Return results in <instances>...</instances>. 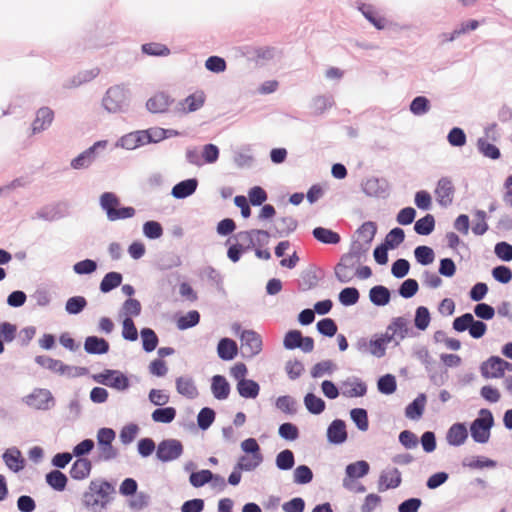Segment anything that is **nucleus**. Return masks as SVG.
Segmentation results:
<instances>
[{
	"label": "nucleus",
	"mask_w": 512,
	"mask_h": 512,
	"mask_svg": "<svg viewBox=\"0 0 512 512\" xmlns=\"http://www.w3.org/2000/svg\"><path fill=\"white\" fill-rule=\"evenodd\" d=\"M99 205L111 222L132 218L136 210L132 206H120V199L113 192H104L99 198Z\"/></svg>",
	"instance_id": "obj_1"
},
{
	"label": "nucleus",
	"mask_w": 512,
	"mask_h": 512,
	"mask_svg": "<svg viewBox=\"0 0 512 512\" xmlns=\"http://www.w3.org/2000/svg\"><path fill=\"white\" fill-rule=\"evenodd\" d=\"M115 486L103 479H94L90 482L88 491L83 495L87 505L96 506L101 504L104 508L110 502V495L115 494Z\"/></svg>",
	"instance_id": "obj_2"
},
{
	"label": "nucleus",
	"mask_w": 512,
	"mask_h": 512,
	"mask_svg": "<svg viewBox=\"0 0 512 512\" xmlns=\"http://www.w3.org/2000/svg\"><path fill=\"white\" fill-rule=\"evenodd\" d=\"M129 102V90L123 85H114L106 91L102 105L109 113H119L128 109Z\"/></svg>",
	"instance_id": "obj_3"
},
{
	"label": "nucleus",
	"mask_w": 512,
	"mask_h": 512,
	"mask_svg": "<svg viewBox=\"0 0 512 512\" xmlns=\"http://www.w3.org/2000/svg\"><path fill=\"white\" fill-rule=\"evenodd\" d=\"M494 426V417L489 409L479 410L478 417L470 424V434L474 442L485 444L489 441L491 429Z\"/></svg>",
	"instance_id": "obj_4"
},
{
	"label": "nucleus",
	"mask_w": 512,
	"mask_h": 512,
	"mask_svg": "<svg viewBox=\"0 0 512 512\" xmlns=\"http://www.w3.org/2000/svg\"><path fill=\"white\" fill-rule=\"evenodd\" d=\"M94 382L123 392L129 389L130 380L126 374L116 369H104L100 373L92 375Z\"/></svg>",
	"instance_id": "obj_5"
},
{
	"label": "nucleus",
	"mask_w": 512,
	"mask_h": 512,
	"mask_svg": "<svg viewBox=\"0 0 512 512\" xmlns=\"http://www.w3.org/2000/svg\"><path fill=\"white\" fill-rule=\"evenodd\" d=\"M452 327L456 332L468 331L474 339L483 337L487 331V325L481 320H476L474 315L467 312L453 320Z\"/></svg>",
	"instance_id": "obj_6"
},
{
	"label": "nucleus",
	"mask_w": 512,
	"mask_h": 512,
	"mask_svg": "<svg viewBox=\"0 0 512 512\" xmlns=\"http://www.w3.org/2000/svg\"><path fill=\"white\" fill-rule=\"evenodd\" d=\"M116 433L112 428L103 427L97 431V446L99 458L103 461H110L118 456V450L112 445Z\"/></svg>",
	"instance_id": "obj_7"
},
{
	"label": "nucleus",
	"mask_w": 512,
	"mask_h": 512,
	"mask_svg": "<svg viewBox=\"0 0 512 512\" xmlns=\"http://www.w3.org/2000/svg\"><path fill=\"white\" fill-rule=\"evenodd\" d=\"M22 401L30 408L41 411H48L56 404L51 391L45 388H35L30 394L23 397Z\"/></svg>",
	"instance_id": "obj_8"
},
{
	"label": "nucleus",
	"mask_w": 512,
	"mask_h": 512,
	"mask_svg": "<svg viewBox=\"0 0 512 512\" xmlns=\"http://www.w3.org/2000/svg\"><path fill=\"white\" fill-rule=\"evenodd\" d=\"M184 447L178 439H164L157 445L156 458L163 463L172 462L180 458Z\"/></svg>",
	"instance_id": "obj_9"
},
{
	"label": "nucleus",
	"mask_w": 512,
	"mask_h": 512,
	"mask_svg": "<svg viewBox=\"0 0 512 512\" xmlns=\"http://www.w3.org/2000/svg\"><path fill=\"white\" fill-rule=\"evenodd\" d=\"M108 144L107 140L96 141L92 146L81 152L70 162L71 168L75 170L89 168L97 159L99 150H104Z\"/></svg>",
	"instance_id": "obj_10"
},
{
	"label": "nucleus",
	"mask_w": 512,
	"mask_h": 512,
	"mask_svg": "<svg viewBox=\"0 0 512 512\" xmlns=\"http://www.w3.org/2000/svg\"><path fill=\"white\" fill-rule=\"evenodd\" d=\"M242 353L245 357L252 358L262 351V338L254 330H243L240 334Z\"/></svg>",
	"instance_id": "obj_11"
},
{
	"label": "nucleus",
	"mask_w": 512,
	"mask_h": 512,
	"mask_svg": "<svg viewBox=\"0 0 512 512\" xmlns=\"http://www.w3.org/2000/svg\"><path fill=\"white\" fill-rule=\"evenodd\" d=\"M277 54L278 50L270 46H246L243 51V55L248 60L261 65L274 59Z\"/></svg>",
	"instance_id": "obj_12"
},
{
	"label": "nucleus",
	"mask_w": 512,
	"mask_h": 512,
	"mask_svg": "<svg viewBox=\"0 0 512 512\" xmlns=\"http://www.w3.org/2000/svg\"><path fill=\"white\" fill-rule=\"evenodd\" d=\"M67 215V204L58 202L41 207L33 216L32 219H40L48 222H53L64 218Z\"/></svg>",
	"instance_id": "obj_13"
},
{
	"label": "nucleus",
	"mask_w": 512,
	"mask_h": 512,
	"mask_svg": "<svg viewBox=\"0 0 512 512\" xmlns=\"http://www.w3.org/2000/svg\"><path fill=\"white\" fill-rule=\"evenodd\" d=\"M359 264L351 255L343 254L339 263L334 268L336 279L340 283H348L353 278V269Z\"/></svg>",
	"instance_id": "obj_14"
},
{
	"label": "nucleus",
	"mask_w": 512,
	"mask_h": 512,
	"mask_svg": "<svg viewBox=\"0 0 512 512\" xmlns=\"http://www.w3.org/2000/svg\"><path fill=\"white\" fill-rule=\"evenodd\" d=\"M362 190L369 197L385 198L389 184L384 178L370 177L362 183Z\"/></svg>",
	"instance_id": "obj_15"
},
{
	"label": "nucleus",
	"mask_w": 512,
	"mask_h": 512,
	"mask_svg": "<svg viewBox=\"0 0 512 512\" xmlns=\"http://www.w3.org/2000/svg\"><path fill=\"white\" fill-rule=\"evenodd\" d=\"M454 193L455 188L450 178L442 177L438 180L435 194L441 207L447 208L452 204Z\"/></svg>",
	"instance_id": "obj_16"
},
{
	"label": "nucleus",
	"mask_w": 512,
	"mask_h": 512,
	"mask_svg": "<svg viewBox=\"0 0 512 512\" xmlns=\"http://www.w3.org/2000/svg\"><path fill=\"white\" fill-rule=\"evenodd\" d=\"M341 393L344 397H363L367 393V385L358 377H349L340 383Z\"/></svg>",
	"instance_id": "obj_17"
},
{
	"label": "nucleus",
	"mask_w": 512,
	"mask_h": 512,
	"mask_svg": "<svg viewBox=\"0 0 512 512\" xmlns=\"http://www.w3.org/2000/svg\"><path fill=\"white\" fill-rule=\"evenodd\" d=\"M327 441L333 445H341L347 441L346 423L342 419H334L327 427Z\"/></svg>",
	"instance_id": "obj_18"
},
{
	"label": "nucleus",
	"mask_w": 512,
	"mask_h": 512,
	"mask_svg": "<svg viewBox=\"0 0 512 512\" xmlns=\"http://www.w3.org/2000/svg\"><path fill=\"white\" fill-rule=\"evenodd\" d=\"M174 103V99L165 92H158L146 102V108L153 114L165 113Z\"/></svg>",
	"instance_id": "obj_19"
},
{
	"label": "nucleus",
	"mask_w": 512,
	"mask_h": 512,
	"mask_svg": "<svg viewBox=\"0 0 512 512\" xmlns=\"http://www.w3.org/2000/svg\"><path fill=\"white\" fill-rule=\"evenodd\" d=\"M402 476L398 468H391L381 472L379 476V491L395 489L401 485Z\"/></svg>",
	"instance_id": "obj_20"
},
{
	"label": "nucleus",
	"mask_w": 512,
	"mask_h": 512,
	"mask_svg": "<svg viewBox=\"0 0 512 512\" xmlns=\"http://www.w3.org/2000/svg\"><path fill=\"white\" fill-rule=\"evenodd\" d=\"M54 119V112L49 107H41L36 112V118L32 123V133L37 134L48 129Z\"/></svg>",
	"instance_id": "obj_21"
},
{
	"label": "nucleus",
	"mask_w": 512,
	"mask_h": 512,
	"mask_svg": "<svg viewBox=\"0 0 512 512\" xmlns=\"http://www.w3.org/2000/svg\"><path fill=\"white\" fill-rule=\"evenodd\" d=\"M468 438V430L465 423L457 422L450 426L446 433V440L451 446H461Z\"/></svg>",
	"instance_id": "obj_22"
},
{
	"label": "nucleus",
	"mask_w": 512,
	"mask_h": 512,
	"mask_svg": "<svg viewBox=\"0 0 512 512\" xmlns=\"http://www.w3.org/2000/svg\"><path fill=\"white\" fill-rule=\"evenodd\" d=\"M198 187L197 178H188L182 180L172 187L171 195L175 199H185L193 195Z\"/></svg>",
	"instance_id": "obj_23"
},
{
	"label": "nucleus",
	"mask_w": 512,
	"mask_h": 512,
	"mask_svg": "<svg viewBox=\"0 0 512 512\" xmlns=\"http://www.w3.org/2000/svg\"><path fill=\"white\" fill-rule=\"evenodd\" d=\"M110 349L109 342L98 336H88L84 341V350L91 355H103L108 353Z\"/></svg>",
	"instance_id": "obj_24"
},
{
	"label": "nucleus",
	"mask_w": 512,
	"mask_h": 512,
	"mask_svg": "<svg viewBox=\"0 0 512 512\" xmlns=\"http://www.w3.org/2000/svg\"><path fill=\"white\" fill-rule=\"evenodd\" d=\"M501 357L491 356L480 365L481 375L485 379L502 378Z\"/></svg>",
	"instance_id": "obj_25"
},
{
	"label": "nucleus",
	"mask_w": 512,
	"mask_h": 512,
	"mask_svg": "<svg viewBox=\"0 0 512 512\" xmlns=\"http://www.w3.org/2000/svg\"><path fill=\"white\" fill-rule=\"evenodd\" d=\"M205 102L203 92L194 93L178 102L176 110L182 113H190L199 110Z\"/></svg>",
	"instance_id": "obj_26"
},
{
	"label": "nucleus",
	"mask_w": 512,
	"mask_h": 512,
	"mask_svg": "<svg viewBox=\"0 0 512 512\" xmlns=\"http://www.w3.org/2000/svg\"><path fill=\"white\" fill-rule=\"evenodd\" d=\"M2 458L6 466L15 473L24 469L25 459L22 457V454L18 448H8L3 453Z\"/></svg>",
	"instance_id": "obj_27"
},
{
	"label": "nucleus",
	"mask_w": 512,
	"mask_h": 512,
	"mask_svg": "<svg viewBox=\"0 0 512 512\" xmlns=\"http://www.w3.org/2000/svg\"><path fill=\"white\" fill-rule=\"evenodd\" d=\"M231 387L223 375H214L211 378V392L215 399L226 400L229 397Z\"/></svg>",
	"instance_id": "obj_28"
},
{
	"label": "nucleus",
	"mask_w": 512,
	"mask_h": 512,
	"mask_svg": "<svg viewBox=\"0 0 512 512\" xmlns=\"http://www.w3.org/2000/svg\"><path fill=\"white\" fill-rule=\"evenodd\" d=\"M238 353L237 343L231 338H221L217 345L218 357L224 361L233 360Z\"/></svg>",
	"instance_id": "obj_29"
},
{
	"label": "nucleus",
	"mask_w": 512,
	"mask_h": 512,
	"mask_svg": "<svg viewBox=\"0 0 512 512\" xmlns=\"http://www.w3.org/2000/svg\"><path fill=\"white\" fill-rule=\"evenodd\" d=\"M175 384L177 392L188 399H195L199 394L195 382L190 376L176 378Z\"/></svg>",
	"instance_id": "obj_30"
},
{
	"label": "nucleus",
	"mask_w": 512,
	"mask_h": 512,
	"mask_svg": "<svg viewBox=\"0 0 512 512\" xmlns=\"http://www.w3.org/2000/svg\"><path fill=\"white\" fill-rule=\"evenodd\" d=\"M388 331L393 332L397 337L395 344L398 345L401 340L410 336L409 320L402 316L393 318L388 325Z\"/></svg>",
	"instance_id": "obj_31"
},
{
	"label": "nucleus",
	"mask_w": 512,
	"mask_h": 512,
	"mask_svg": "<svg viewBox=\"0 0 512 512\" xmlns=\"http://www.w3.org/2000/svg\"><path fill=\"white\" fill-rule=\"evenodd\" d=\"M142 130H137L134 132H130L128 134L123 135L116 142V147H121L126 150H134L144 144Z\"/></svg>",
	"instance_id": "obj_32"
},
{
	"label": "nucleus",
	"mask_w": 512,
	"mask_h": 512,
	"mask_svg": "<svg viewBox=\"0 0 512 512\" xmlns=\"http://www.w3.org/2000/svg\"><path fill=\"white\" fill-rule=\"evenodd\" d=\"M91 470V461L87 458H79L73 462L69 473L74 480H83L90 475Z\"/></svg>",
	"instance_id": "obj_33"
},
{
	"label": "nucleus",
	"mask_w": 512,
	"mask_h": 512,
	"mask_svg": "<svg viewBox=\"0 0 512 512\" xmlns=\"http://www.w3.org/2000/svg\"><path fill=\"white\" fill-rule=\"evenodd\" d=\"M426 395L424 393L418 396L409 403L405 408V416L411 420H417L422 417L426 404Z\"/></svg>",
	"instance_id": "obj_34"
},
{
	"label": "nucleus",
	"mask_w": 512,
	"mask_h": 512,
	"mask_svg": "<svg viewBox=\"0 0 512 512\" xmlns=\"http://www.w3.org/2000/svg\"><path fill=\"white\" fill-rule=\"evenodd\" d=\"M369 299L375 306H385L390 302L391 292L383 285H375L369 290Z\"/></svg>",
	"instance_id": "obj_35"
},
{
	"label": "nucleus",
	"mask_w": 512,
	"mask_h": 512,
	"mask_svg": "<svg viewBox=\"0 0 512 512\" xmlns=\"http://www.w3.org/2000/svg\"><path fill=\"white\" fill-rule=\"evenodd\" d=\"M312 235L317 241L323 244L336 245L341 240V237L337 232L321 226L315 227L312 230Z\"/></svg>",
	"instance_id": "obj_36"
},
{
	"label": "nucleus",
	"mask_w": 512,
	"mask_h": 512,
	"mask_svg": "<svg viewBox=\"0 0 512 512\" xmlns=\"http://www.w3.org/2000/svg\"><path fill=\"white\" fill-rule=\"evenodd\" d=\"M236 388L239 395L245 399H255L260 392V385L252 379L239 381Z\"/></svg>",
	"instance_id": "obj_37"
},
{
	"label": "nucleus",
	"mask_w": 512,
	"mask_h": 512,
	"mask_svg": "<svg viewBox=\"0 0 512 512\" xmlns=\"http://www.w3.org/2000/svg\"><path fill=\"white\" fill-rule=\"evenodd\" d=\"M45 481L53 490L62 492L67 486L68 478L60 470L54 469L45 475Z\"/></svg>",
	"instance_id": "obj_38"
},
{
	"label": "nucleus",
	"mask_w": 512,
	"mask_h": 512,
	"mask_svg": "<svg viewBox=\"0 0 512 512\" xmlns=\"http://www.w3.org/2000/svg\"><path fill=\"white\" fill-rule=\"evenodd\" d=\"M358 10L377 30H382L385 28V19L377 16V13L372 5L360 3L358 5Z\"/></svg>",
	"instance_id": "obj_39"
},
{
	"label": "nucleus",
	"mask_w": 512,
	"mask_h": 512,
	"mask_svg": "<svg viewBox=\"0 0 512 512\" xmlns=\"http://www.w3.org/2000/svg\"><path fill=\"white\" fill-rule=\"evenodd\" d=\"M303 403L308 412L313 415H320L326 409L325 401L312 392L304 396Z\"/></svg>",
	"instance_id": "obj_40"
},
{
	"label": "nucleus",
	"mask_w": 512,
	"mask_h": 512,
	"mask_svg": "<svg viewBox=\"0 0 512 512\" xmlns=\"http://www.w3.org/2000/svg\"><path fill=\"white\" fill-rule=\"evenodd\" d=\"M298 226V222L291 216L279 217L276 221L275 231L279 237H286L293 233Z\"/></svg>",
	"instance_id": "obj_41"
},
{
	"label": "nucleus",
	"mask_w": 512,
	"mask_h": 512,
	"mask_svg": "<svg viewBox=\"0 0 512 512\" xmlns=\"http://www.w3.org/2000/svg\"><path fill=\"white\" fill-rule=\"evenodd\" d=\"M123 276L120 272L111 271L102 278L99 289L102 293H109L122 283Z\"/></svg>",
	"instance_id": "obj_42"
},
{
	"label": "nucleus",
	"mask_w": 512,
	"mask_h": 512,
	"mask_svg": "<svg viewBox=\"0 0 512 512\" xmlns=\"http://www.w3.org/2000/svg\"><path fill=\"white\" fill-rule=\"evenodd\" d=\"M142 349L146 353L154 351L159 343V338L152 328L145 327L140 330Z\"/></svg>",
	"instance_id": "obj_43"
},
{
	"label": "nucleus",
	"mask_w": 512,
	"mask_h": 512,
	"mask_svg": "<svg viewBox=\"0 0 512 512\" xmlns=\"http://www.w3.org/2000/svg\"><path fill=\"white\" fill-rule=\"evenodd\" d=\"M100 73V70L98 68H93L90 70H85L82 72H79L77 75H75L72 79H70L67 83L64 84L65 88H75L78 87L84 83H87L94 78H96Z\"/></svg>",
	"instance_id": "obj_44"
},
{
	"label": "nucleus",
	"mask_w": 512,
	"mask_h": 512,
	"mask_svg": "<svg viewBox=\"0 0 512 512\" xmlns=\"http://www.w3.org/2000/svg\"><path fill=\"white\" fill-rule=\"evenodd\" d=\"M370 471V465L365 460L350 463L345 468V475L349 478L358 479L366 476Z\"/></svg>",
	"instance_id": "obj_45"
},
{
	"label": "nucleus",
	"mask_w": 512,
	"mask_h": 512,
	"mask_svg": "<svg viewBox=\"0 0 512 512\" xmlns=\"http://www.w3.org/2000/svg\"><path fill=\"white\" fill-rule=\"evenodd\" d=\"M435 229V218L432 214H426L414 224V231L421 236L430 235Z\"/></svg>",
	"instance_id": "obj_46"
},
{
	"label": "nucleus",
	"mask_w": 512,
	"mask_h": 512,
	"mask_svg": "<svg viewBox=\"0 0 512 512\" xmlns=\"http://www.w3.org/2000/svg\"><path fill=\"white\" fill-rule=\"evenodd\" d=\"M176 414L174 407H158L152 412L151 418L156 423L169 424L174 421Z\"/></svg>",
	"instance_id": "obj_47"
},
{
	"label": "nucleus",
	"mask_w": 512,
	"mask_h": 512,
	"mask_svg": "<svg viewBox=\"0 0 512 512\" xmlns=\"http://www.w3.org/2000/svg\"><path fill=\"white\" fill-rule=\"evenodd\" d=\"M275 465L279 470L288 471L295 465V456L292 450L284 449L276 455Z\"/></svg>",
	"instance_id": "obj_48"
},
{
	"label": "nucleus",
	"mask_w": 512,
	"mask_h": 512,
	"mask_svg": "<svg viewBox=\"0 0 512 512\" xmlns=\"http://www.w3.org/2000/svg\"><path fill=\"white\" fill-rule=\"evenodd\" d=\"M476 146L478 151L486 158L497 160L501 157L499 148L496 145L489 143L483 137L477 140Z\"/></svg>",
	"instance_id": "obj_49"
},
{
	"label": "nucleus",
	"mask_w": 512,
	"mask_h": 512,
	"mask_svg": "<svg viewBox=\"0 0 512 512\" xmlns=\"http://www.w3.org/2000/svg\"><path fill=\"white\" fill-rule=\"evenodd\" d=\"M350 418L362 432H366L369 428L368 412L364 408H353L350 410Z\"/></svg>",
	"instance_id": "obj_50"
},
{
	"label": "nucleus",
	"mask_w": 512,
	"mask_h": 512,
	"mask_svg": "<svg viewBox=\"0 0 512 512\" xmlns=\"http://www.w3.org/2000/svg\"><path fill=\"white\" fill-rule=\"evenodd\" d=\"M414 256L417 261L422 266H427L433 263L435 259L434 250L426 245L417 246L414 249Z\"/></svg>",
	"instance_id": "obj_51"
},
{
	"label": "nucleus",
	"mask_w": 512,
	"mask_h": 512,
	"mask_svg": "<svg viewBox=\"0 0 512 512\" xmlns=\"http://www.w3.org/2000/svg\"><path fill=\"white\" fill-rule=\"evenodd\" d=\"M275 406L285 414L294 415L297 412L298 403L294 397L283 395L276 399Z\"/></svg>",
	"instance_id": "obj_52"
},
{
	"label": "nucleus",
	"mask_w": 512,
	"mask_h": 512,
	"mask_svg": "<svg viewBox=\"0 0 512 512\" xmlns=\"http://www.w3.org/2000/svg\"><path fill=\"white\" fill-rule=\"evenodd\" d=\"M377 389L384 395H391L397 389L396 377L392 374H385L379 377L377 381Z\"/></svg>",
	"instance_id": "obj_53"
},
{
	"label": "nucleus",
	"mask_w": 512,
	"mask_h": 512,
	"mask_svg": "<svg viewBox=\"0 0 512 512\" xmlns=\"http://www.w3.org/2000/svg\"><path fill=\"white\" fill-rule=\"evenodd\" d=\"M333 103L334 101L332 96L320 95L312 99L310 108L314 114L320 115L324 113L328 108H331Z\"/></svg>",
	"instance_id": "obj_54"
},
{
	"label": "nucleus",
	"mask_w": 512,
	"mask_h": 512,
	"mask_svg": "<svg viewBox=\"0 0 512 512\" xmlns=\"http://www.w3.org/2000/svg\"><path fill=\"white\" fill-rule=\"evenodd\" d=\"M462 465L471 469L495 468L497 462L483 456H477L472 459L465 458Z\"/></svg>",
	"instance_id": "obj_55"
},
{
	"label": "nucleus",
	"mask_w": 512,
	"mask_h": 512,
	"mask_svg": "<svg viewBox=\"0 0 512 512\" xmlns=\"http://www.w3.org/2000/svg\"><path fill=\"white\" fill-rule=\"evenodd\" d=\"M405 239V232L400 227L391 229L383 242L389 249H396Z\"/></svg>",
	"instance_id": "obj_56"
},
{
	"label": "nucleus",
	"mask_w": 512,
	"mask_h": 512,
	"mask_svg": "<svg viewBox=\"0 0 512 512\" xmlns=\"http://www.w3.org/2000/svg\"><path fill=\"white\" fill-rule=\"evenodd\" d=\"M313 480V471L307 465H299L294 469L293 482L298 485H306Z\"/></svg>",
	"instance_id": "obj_57"
},
{
	"label": "nucleus",
	"mask_w": 512,
	"mask_h": 512,
	"mask_svg": "<svg viewBox=\"0 0 512 512\" xmlns=\"http://www.w3.org/2000/svg\"><path fill=\"white\" fill-rule=\"evenodd\" d=\"M360 298V293L355 287H346L343 288L339 295L338 300L343 306H352L355 305Z\"/></svg>",
	"instance_id": "obj_58"
},
{
	"label": "nucleus",
	"mask_w": 512,
	"mask_h": 512,
	"mask_svg": "<svg viewBox=\"0 0 512 512\" xmlns=\"http://www.w3.org/2000/svg\"><path fill=\"white\" fill-rule=\"evenodd\" d=\"M430 101L425 96H416L410 103L409 109L415 116H422L429 112Z\"/></svg>",
	"instance_id": "obj_59"
},
{
	"label": "nucleus",
	"mask_w": 512,
	"mask_h": 512,
	"mask_svg": "<svg viewBox=\"0 0 512 512\" xmlns=\"http://www.w3.org/2000/svg\"><path fill=\"white\" fill-rule=\"evenodd\" d=\"M87 306V300L83 296H72L65 303V310L70 315L80 314Z\"/></svg>",
	"instance_id": "obj_60"
},
{
	"label": "nucleus",
	"mask_w": 512,
	"mask_h": 512,
	"mask_svg": "<svg viewBox=\"0 0 512 512\" xmlns=\"http://www.w3.org/2000/svg\"><path fill=\"white\" fill-rule=\"evenodd\" d=\"M216 413L210 407H203L198 415H197V425L198 427L205 431L213 424L215 421Z\"/></svg>",
	"instance_id": "obj_61"
},
{
	"label": "nucleus",
	"mask_w": 512,
	"mask_h": 512,
	"mask_svg": "<svg viewBox=\"0 0 512 512\" xmlns=\"http://www.w3.org/2000/svg\"><path fill=\"white\" fill-rule=\"evenodd\" d=\"M213 472L208 469L192 472L189 476L190 484L195 488L203 487L212 480Z\"/></svg>",
	"instance_id": "obj_62"
},
{
	"label": "nucleus",
	"mask_w": 512,
	"mask_h": 512,
	"mask_svg": "<svg viewBox=\"0 0 512 512\" xmlns=\"http://www.w3.org/2000/svg\"><path fill=\"white\" fill-rule=\"evenodd\" d=\"M182 264L181 257L174 252H167L160 256L158 266L161 270H169Z\"/></svg>",
	"instance_id": "obj_63"
},
{
	"label": "nucleus",
	"mask_w": 512,
	"mask_h": 512,
	"mask_svg": "<svg viewBox=\"0 0 512 512\" xmlns=\"http://www.w3.org/2000/svg\"><path fill=\"white\" fill-rule=\"evenodd\" d=\"M431 321L430 312L427 307L419 306L416 308L414 325L417 329L424 331L428 328Z\"/></svg>",
	"instance_id": "obj_64"
}]
</instances>
